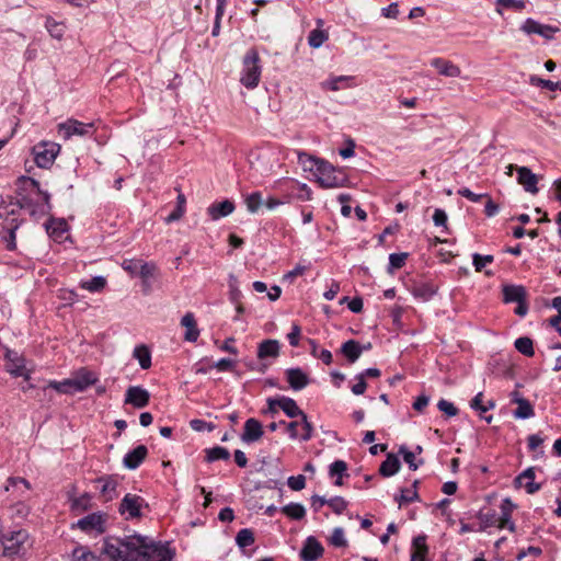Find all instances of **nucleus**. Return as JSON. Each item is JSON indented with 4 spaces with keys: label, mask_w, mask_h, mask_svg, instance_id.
Instances as JSON below:
<instances>
[{
    "label": "nucleus",
    "mask_w": 561,
    "mask_h": 561,
    "mask_svg": "<svg viewBox=\"0 0 561 561\" xmlns=\"http://www.w3.org/2000/svg\"><path fill=\"white\" fill-rule=\"evenodd\" d=\"M102 553L111 561H173L175 557V550L169 547V542L154 541L137 533L104 538Z\"/></svg>",
    "instance_id": "f257e3e1"
},
{
    "label": "nucleus",
    "mask_w": 561,
    "mask_h": 561,
    "mask_svg": "<svg viewBox=\"0 0 561 561\" xmlns=\"http://www.w3.org/2000/svg\"><path fill=\"white\" fill-rule=\"evenodd\" d=\"M14 194L13 197L20 207H25L35 221L49 215L53 210L50 194L43 191L39 182L31 176L20 175L16 179Z\"/></svg>",
    "instance_id": "f03ea898"
},
{
    "label": "nucleus",
    "mask_w": 561,
    "mask_h": 561,
    "mask_svg": "<svg viewBox=\"0 0 561 561\" xmlns=\"http://www.w3.org/2000/svg\"><path fill=\"white\" fill-rule=\"evenodd\" d=\"M20 207L13 196L1 197L0 201V240L7 251L16 250V230L25 222L20 218Z\"/></svg>",
    "instance_id": "7ed1b4c3"
},
{
    "label": "nucleus",
    "mask_w": 561,
    "mask_h": 561,
    "mask_svg": "<svg viewBox=\"0 0 561 561\" xmlns=\"http://www.w3.org/2000/svg\"><path fill=\"white\" fill-rule=\"evenodd\" d=\"M316 176L322 188L344 187L350 182L345 168H336L327 160L317 167Z\"/></svg>",
    "instance_id": "20e7f679"
},
{
    "label": "nucleus",
    "mask_w": 561,
    "mask_h": 561,
    "mask_svg": "<svg viewBox=\"0 0 561 561\" xmlns=\"http://www.w3.org/2000/svg\"><path fill=\"white\" fill-rule=\"evenodd\" d=\"M262 73L261 58L256 47L247 50L242 58V71L240 82L247 89H254L259 85Z\"/></svg>",
    "instance_id": "39448f33"
},
{
    "label": "nucleus",
    "mask_w": 561,
    "mask_h": 561,
    "mask_svg": "<svg viewBox=\"0 0 561 561\" xmlns=\"http://www.w3.org/2000/svg\"><path fill=\"white\" fill-rule=\"evenodd\" d=\"M27 538L28 533L25 529H20L2 535V556L11 559L24 556L26 553V548L24 545Z\"/></svg>",
    "instance_id": "423d86ee"
},
{
    "label": "nucleus",
    "mask_w": 561,
    "mask_h": 561,
    "mask_svg": "<svg viewBox=\"0 0 561 561\" xmlns=\"http://www.w3.org/2000/svg\"><path fill=\"white\" fill-rule=\"evenodd\" d=\"M502 300L504 304H517L514 312L518 317H525L528 313L527 290L523 285L506 284L502 286Z\"/></svg>",
    "instance_id": "0eeeda50"
},
{
    "label": "nucleus",
    "mask_w": 561,
    "mask_h": 561,
    "mask_svg": "<svg viewBox=\"0 0 561 561\" xmlns=\"http://www.w3.org/2000/svg\"><path fill=\"white\" fill-rule=\"evenodd\" d=\"M144 508L149 510V504L142 496L126 493L118 505V513L125 520H135L144 517Z\"/></svg>",
    "instance_id": "6e6552de"
},
{
    "label": "nucleus",
    "mask_w": 561,
    "mask_h": 561,
    "mask_svg": "<svg viewBox=\"0 0 561 561\" xmlns=\"http://www.w3.org/2000/svg\"><path fill=\"white\" fill-rule=\"evenodd\" d=\"M59 151L60 145L53 141H41L32 147L34 162L41 169L50 168Z\"/></svg>",
    "instance_id": "1a4fd4ad"
},
{
    "label": "nucleus",
    "mask_w": 561,
    "mask_h": 561,
    "mask_svg": "<svg viewBox=\"0 0 561 561\" xmlns=\"http://www.w3.org/2000/svg\"><path fill=\"white\" fill-rule=\"evenodd\" d=\"M107 514L104 512H94L80 518L76 524H72L71 528H79L85 534L95 531L98 535H102L106 531Z\"/></svg>",
    "instance_id": "9d476101"
},
{
    "label": "nucleus",
    "mask_w": 561,
    "mask_h": 561,
    "mask_svg": "<svg viewBox=\"0 0 561 561\" xmlns=\"http://www.w3.org/2000/svg\"><path fill=\"white\" fill-rule=\"evenodd\" d=\"M58 130L62 134L65 139H69L72 136L91 137L95 130V123H82L78 119L69 118L58 125Z\"/></svg>",
    "instance_id": "9b49d317"
},
{
    "label": "nucleus",
    "mask_w": 561,
    "mask_h": 561,
    "mask_svg": "<svg viewBox=\"0 0 561 561\" xmlns=\"http://www.w3.org/2000/svg\"><path fill=\"white\" fill-rule=\"evenodd\" d=\"M44 228L47 236L55 242L72 241L70 236L64 238V234L70 230V226L65 218L55 217L49 214L47 220L44 222Z\"/></svg>",
    "instance_id": "f8f14e48"
},
{
    "label": "nucleus",
    "mask_w": 561,
    "mask_h": 561,
    "mask_svg": "<svg viewBox=\"0 0 561 561\" xmlns=\"http://www.w3.org/2000/svg\"><path fill=\"white\" fill-rule=\"evenodd\" d=\"M150 402V393L141 386H130L125 392V404H130L136 409L146 408Z\"/></svg>",
    "instance_id": "ddd939ff"
},
{
    "label": "nucleus",
    "mask_w": 561,
    "mask_h": 561,
    "mask_svg": "<svg viewBox=\"0 0 561 561\" xmlns=\"http://www.w3.org/2000/svg\"><path fill=\"white\" fill-rule=\"evenodd\" d=\"M323 553L322 543L314 536H308L302 543L299 558L301 561H317L322 558Z\"/></svg>",
    "instance_id": "4468645a"
},
{
    "label": "nucleus",
    "mask_w": 561,
    "mask_h": 561,
    "mask_svg": "<svg viewBox=\"0 0 561 561\" xmlns=\"http://www.w3.org/2000/svg\"><path fill=\"white\" fill-rule=\"evenodd\" d=\"M284 374L288 387L293 391H300L311 382L309 375L301 367L287 368Z\"/></svg>",
    "instance_id": "2eb2a0df"
},
{
    "label": "nucleus",
    "mask_w": 561,
    "mask_h": 561,
    "mask_svg": "<svg viewBox=\"0 0 561 561\" xmlns=\"http://www.w3.org/2000/svg\"><path fill=\"white\" fill-rule=\"evenodd\" d=\"M508 169H515L517 171V182L526 192L531 194H536L538 192V178L529 168L510 164Z\"/></svg>",
    "instance_id": "dca6fc26"
},
{
    "label": "nucleus",
    "mask_w": 561,
    "mask_h": 561,
    "mask_svg": "<svg viewBox=\"0 0 561 561\" xmlns=\"http://www.w3.org/2000/svg\"><path fill=\"white\" fill-rule=\"evenodd\" d=\"M520 30L528 35L537 34L546 39H552L553 34L559 31V28L556 26L548 25V24H541L531 18H528L523 23Z\"/></svg>",
    "instance_id": "f3484780"
},
{
    "label": "nucleus",
    "mask_w": 561,
    "mask_h": 561,
    "mask_svg": "<svg viewBox=\"0 0 561 561\" xmlns=\"http://www.w3.org/2000/svg\"><path fill=\"white\" fill-rule=\"evenodd\" d=\"M263 435L264 428L262 423L255 417H250L244 423L243 432L240 435V438L244 444L250 445L260 440Z\"/></svg>",
    "instance_id": "a211bd4d"
},
{
    "label": "nucleus",
    "mask_w": 561,
    "mask_h": 561,
    "mask_svg": "<svg viewBox=\"0 0 561 561\" xmlns=\"http://www.w3.org/2000/svg\"><path fill=\"white\" fill-rule=\"evenodd\" d=\"M95 483L101 484L100 493L104 502L113 501L118 496L117 486L118 481L113 474H105L96 478Z\"/></svg>",
    "instance_id": "6ab92c4d"
},
{
    "label": "nucleus",
    "mask_w": 561,
    "mask_h": 561,
    "mask_svg": "<svg viewBox=\"0 0 561 561\" xmlns=\"http://www.w3.org/2000/svg\"><path fill=\"white\" fill-rule=\"evenodd\" d=\"M148 453L146 445H137L124 456L123 466L128 470H136L145 461Z\"/></svg>",
    "instance_id": "aec40b11"
},
{
    "label": "nucleus",
    "mask_w": 561,
    "mask_h": 561,
    "mask_svg": "<svg viewBox=\"0 0 561 561\" xmlns=\"http://www.w3.org/2000/svg\"><path fill=\"white\" fill-rule=\"evenodd\" d=\"M516 508V504L510 497H505L501 503V517L497 518V527L508 529L511 533L516 531V525L512 520V513Z\"/></svg>",
    "instance_id": "412c9836"
},
{
    "label": "nucleus",
    "mask_w": 561,
    "mask_h": 561,
    "mask_svg": "<svg viewBox=\"0 0 561 561\" xmlns=\"http://www.w3.org/2000/svg\"><path fill=\"white\" fill-rule=\"evenodd\" d=\"M280 354V343L278 340L266 339L257 345L256 356L260 360L277 358Z\"/></svg>",
    "instance_id": "4be33fe9"
},
{
    "label": "nucleus",
    "mask_w": 561,
    "mask_h": 561,
    "mask_svg": "<svg viewBox=\"0 0 561 561\" xmlns=\"http://www.w3.org/2000/svg\"><path fill=\"white\" fill-rule=\"evenodd\" d=\"M431 66L437 69L438 73L449 78H457L460 76V68L450 60L436 57L431 60Z\"/></svg>",
    "instance_id": "5701e85b"
},
{
    "label": "nucleus",
    "mask_w": 561,
    "mask_h": 561,
    "mask_svg": "<svg viewBox=\"0 0 561 561\" xmlns=\"http://www.w3.org/2000/svg\"><path fill=\"white\" fill-rule=\"evenodd\" d=\"M233 210H234V203L230 199L215 202L207 208V213L213 220H218L220 218L227 217Z\"/></svg>",
    "instance_id": "b1692460"
},
{
    "label": "nucleus",
    "mask_w": 561,
    "mask_h": 561,
    "mask_svg": "<svg viewBox=\"0 0 561 561\" xmlns=\"http://www.w3.org/2000/svg\"><path fill=\"white\" fill-rule=\"evenodd\" d=\"M4 369L14 378L22 377L24 380L31 379L32 371L26 369L25 357L7 363Z\"/></svg>",
    "instance_id": "393cba45"
},
{
    "label": "nucleus",
    "mask_w": 561,
    "mask_h": 561,
    "mask_svg": "<svg viewBox=\"0 0 561 561\" xmlns=\"http://www.w3.org/2000/svg\"><path fill=\"white\" fill-rule=\"evenodd\" d=\"M430 548L426 545V536L419 535L412 540L411 561H426Z\"/></svg>",
    "instance_id": "a878e982"
},
{
    "label": "nucleus",
    "mask_w": 561,
    "mask_h": 561,
    "mask_svg": "<svg viewBox=\"0 0 561 561\" xmlns=\"http://www.w3.org/2000/svg\"><path fill=\"white\" fill-rule=\"evenodd\" d=\"M73 380L75 390L78 392L85 391L90 386H93L98 379L94 377L93 373L88 370L87 368H81Z\"/></svg>",
    "instance_id": "bb28decb"
},
{
    "label": "nucleus",
    "mask_w": 561,
    "mask_h": 561,
    "mask_svg": "<svg viewBox=\"0 0 561 561\" xmlns=\"http://www.w3.org/2000/svg\"><path fill=\"white\" fill-rule=\"evenodd\" d=\"M341 354L350 364H354L362 355L363 347L356 340H347L340 348Z\"/></svg>",
    "instance_id": "cd10ccee"
},
{
    "label": "nucleus",
    "mask_w": 561,
    "mask_h": 561,
    "mask_svg": "<svg viewBox=\"0 0 561 561\" xmlns=\"http://www.w3.org/2000/svg\"><path fill=\"white\" fill-rule=\"evenodd\" d=\"M181 325L186 329L184 340L187 342H196L199 336L197 322L192 312H186L181 319Z\"/></svg>",
    "instance_id": "c85d7f7f"
},
{
    "label": "nucleus",
    "mask_w": 561,
    "mask_h": 561,
    "mask_svg": "<svg viewBox=\"0 0 561 561\" xmlns=\"http://www.w3.org/2000/svg\"><path fill=\"white\" fill-rule=\"evenodd\" d=\"M279 409L289 419L301 417L305 414V412L298 407L297 402L290 397H279Z\"/></svg>",
    "instance_id": "c756f323"
},
{
    "label": "nucleus",
    "mask_w": 561,
    "mask_h": 561,
    "mask_svg": "<svg viewBox=\"0 0 561 561\" xmlns=\"http://www.w3.org/2000/svg\"><path fill=\"white\" fill-rule=\"evenodd\" d=\"M438 290V287L432 282H421L414 285L413 295L416 298H421L424 301L433 298Z\"/></svg>",
    "instance_id": "7c9ffc66"
},
{
    "label": "nucleus",
    "mask_w": 561,
    "mask_h": 561,
    "mask_svg": "<svg viewBox=\"0 0 561 561\" xmlns=\"http://www.w3.org/2000/svg\"><path fill=\"white\" fill-rule=\"evenodd\" d=\"M45 28L53 38L60 41L66 33L67 25L65 21H57L51 15H47L45 19Z\"/></svg>",
    "instance_id": "2f4dec72"
},
{
    "label": "nucleus",
    "mask_w": 561,
    "mask_h": 561,
    "mask_svg": "<svg viewBox=\"0 0 561 561\" xmlns=\"http://www.w3.org/2000/svg\"><path fill=\"white\" fill-rule=\"evenodd\" d=\"M417 483V481H414L412 486L401 488L400 493L394 494V501L398 503L399 507L419 500V494L416 491Z\"/></svg>",
    "instance_id": "473e14b6"
},
{
    "label": "nucleus",
    "mask_w": 561,
    "mask_h": 561,
    "mask_svg": "<svg viewBox=\"0 0 561 561\" xmlns=\"http://www.w3.org/2000/svg\"><path fill=\"white\" fill-rule=\"evenodd\" d=\"M133 357L139 363L141 369L146 370L151 367V351L146 344H139L134 348Z\"/></svg>",
    "instance_id": "72a5a7b5"
},
{
    "label": "nucleus",
    "mask_w": 561,
    "mask_h": 561,
    "mask_svg": "<svg viewBox=\"0 0 561 561\" xmlns=\"http://www.w3.org/2000/svg\"><path fill=\"white\" fill-rule=\"evenodd\" d=\"M514 403L517 404V408L513 411V415L515 419L526 420L530 419L535 415V410L533 404L527 399H516Z\"/></svg>",
    "instance_id": "f704fd0d"
},
{
    "label": "nucleus",
    "mask_w": 561,
    "mask_h": 561,
    "mask_svg": "<svg viewBox=\"0 0 561 561\" xmlns=\"http://www.w3.org/2000/svg\"><path fill=\"white\" fill-rule=\"evenodd\" d=\"M324 159L318 158L316 156L309 154L304 151L298 152V163L304 168L305 171L313 172L316 175L317 167L320 165V162H323Z\"/></svg>",
    "instance_id": "c9c22d12"
},
{
    "label": "nucleus",
    "mask_w": 561,
    "mask_h": 561,
    "mask_svg": "<svg viewBox=\"0 0 561 561\" xmlns=\"http://www.w3.org/2000/svg\"><path fill=\"white\" fill-rule=\"evenodd\" d=\"M255 542L254 531L251 528H242L237 533L236 545L245 554V548Z\"/></svg>",
    "instance_id": "e433bc0d"
},
{
    "label": "nucleus",
    "mask_w": 561,
    "mask_h": 561,
    "mask_svg": "<svg viewBox=\"0 0 561 561\" xmlns=\"http://www.w3.org/2000/svg\"><path fill=\"white\" fill-rule=\"evenodd\" d=\"M244 204L247 209L251 214H255L264 206V198L261 191H254L250 194L244 195Z\"/></svg>",
    "instance_id": "4c0bfd02"
},
{
    "label": "nucleus",
    "mask_w": 561,
    "mask_h": 561,
    "mask_svg": "<svg viewBox=\"0 0 561 561\" xmlns=\"http://www.w3.org/2000/svg\"><path fill=\"white\" fill-rule=\"evenodd\" d=\"M205 461L208 463L218 461V460H229L230 451L222 446H214L211 448L205 449Z\"/></svg>",
    "instance_id": "58836bf2"
},
{
    "label": "nucleus",
    "mask_w": 561,
    "mask_h": 561,
    "mask_svg": "<svg viewBox=\"0 0 561 561\" xmlns=\"http://www.w3.org/2000/svg\"><path fill=\"white\" fill-rule=\"evenodd\" d=\"M280 512L289 519L301 520L306 516V508L300 503L291 502L280 508Z\"/></svg>",
    "instance_id": "ea45409f"
},
{
    "label": "nucleus",
    "mask_w": 561,
    "mask_h": 561,
    "mask_svg": "<svg viewBox=\"0 0 561 561\" xmlns=\"http://www.w3.org/2000/svg\"><path fill=\"white\" fill-rule=\"evenodd\" d=\"M70 501L71 512H87L92 508V495L88 492H84L80 496L75 497Z\"/></svg>",
    "instance_id": "a19ab883"
},
{
    "label": "nucleus",
    "mask_w": 561,
    "mask_h": 561,
    "mask_svg": "<svg viewBox=\"0 0 561 561\" xmlns=\"http://www.w3.org/2000/svg\"><path fill=\"white\" fill-rule=\"evenodd\" d=\"M477 518L480 520L479 531H484L489 527L497 526V514L494 510L483 512L482 510L477 513Z\"/></svg>",
    "instance_id": "79ce46f5"
},
{
    "label": "nucleus",
    "mask_w": 561,
    "mask_h": 561,
    "mask_svg": "<svg viewBox=\"0 0 561 561\" xmlns=\"http://www.w3.org/2000/svg\"><path fill=\"white\" fill-rule=\"evenodd\" d=\"M72 561H100V558L89 547L78 545L71 551Z\"/></svg>",
    "instance_id": "37998d69"
},
{
    "label": "nucleus",
    "mask_w": 561,
    "mask_h": 561,
    "mask_svg": "<svg viewBox=\"0 0 561 561\" xmlns=\"http://www.w3.org/2000/svg\"><path fill=\"white\" fill-rule=\"evenodd\" d=\"M107 280L104 276H93L89 280H84L80 283V287L87 289L91 293L102 291L106 287Z\"/></svg>",
    "instance_id": "c03bdc74"
},
{
    "label": "nucleus",
    "mask_w": 561,
    "mask_h": 561,
    "mask_svg": "<svg viewBox=\"0 0 561 561\" xmlns=\"http://www.w3.org/2000/svg\"><path fill=\"white\" fill-rule=\"evenodd\" d=\"M514 346L520 354L527 357H533L535 355L534 342L528 336H520L516 339Z\"/></svg>",
    "instance_id": "a18cd8bd"
},
{
    "label": "nucleus",
    "mask_w": 561,
    "mask_h": 561,
    "mask_svg": "<svg viewBox=\"0 0 561 561\" xmlns=\"http://www.w3.org/2000/svg\"><path fill=\"white\" fill-rule=\"evenodd\" d=\"M328 32L318 27L309 32L308 44L312 48H319L328 41Z\"/></svg>",
    "instance_id": "49530a36"
},
{
    "label": "nucleus",
    "mask_w": 561,
    "mask_h": 561,
    "mask_svg": "<svg viewBox=\"0 0 561 561\" xmlns=\"http://www.w3.org/2000/svg\"><path fill=\"white\" fill-rule=\"evenodd\" d=\"M520 476H522L523 480L524 479L528 480V482L525 483V485H524V488L528 494H535L536 492H538L541 489L540 483L534 482V479H535V468L534 467H529V468L525 469L520 473Z\"/></svg>",
    "instance_id": "de8ad7c7"
},
{
    "label": "nucleus",
    "mask_w": 561,
    "mask_h": 561,
    "mask_svg": "<svg viewBox=\"0 0 561 561\" xmlns=\"http://www.w3.org/2000/svg\"><path fill=\"white\" fill-rule=\"evenodd\" d=\"M48 388L55 389L57 392L62 394H73L78 392L75 390L73 380L71 378L65 379L62 381L51 380L49 381Z\"/></svg>",
    "instance_id": "09e8293b"
},
{
    "label": "nucleus",
    "mask_w": 561,
    "mask_h": 561,
    "mask_svg": "<svg viewBox=\"0 0 561 561\" xmlns=\"http://www.w3.org/2000/svg\"><path fill=\"white\" fill-rule=\"evenodd\" d=\"M410 254L408 252H400V253H391L388 256V272H392L394 270H400L405 265V262Z\"/></svg>",
    "instance_id": "8fccbe9b"
},
{
    "label": "nucleus",
    "mask_w": 561,
    "mask_h": 561,
    "mask_svg": "<svg viewBox=\"0 0 561 561\" xmlns=\"http://www.w3.org/2000/svg\"><path fill=\"white\" fill-rule=\"evenodd\" d=\"M228 286H229V300L232 304L240 302V300L242 298V293L238 287V278L236 277V275H233V274L229 275Z\"/></svg>",
    "instance_id": "3c124183"
},
{
    "label": "nucleus",
    "mask_w": 561,
    "mask_h": 561,
    "mask_svg": "<svg viewBox=\"0 0 561 561\" xmlns=\"http://www.w3.org/2000/svg\"><path fill=\"white\" fill-rule=\"evenodd\" d=\"M552 308L558 311V314L549 319V323L553 327L561 336V296H557L551 301Z\"/></svg>",
    "instance_id": "603ef678"
},
{
    "label": "nucleus",
    "mask_w": 561,
    "mask_h": 561,
    "mask_svg": "<svg viewBox=\"0 0 561 561\" xmlns=\"http://www.w3.org/2000/svg\"><path fill=\"white\" fill-rule=\"evenodd\" d=\"M329 476L331 478L347 477V463L344 460H335L329 467Z\"/></svg>",
    "instance_id": "864d4df0"
},
{
    "label": "nucleus",
    "mask_w": 561,
    "mask_h": 561,
    "mask_svg": "<svg viewBox=\"0 0 561 561\" xmlns=\"http://www.w3.org/2000/svg\"><path fill=\"white\" fill-rule=\"evenodd\" d=\"M530 83L533 85L545 88V89H548L550 91H557V90L561 91V80L557 81V82H553L551 80L542 79V78H539L537 76H531L530 77Z\"/></svg>",
    "instance_id": "5fc2aeb1"
},
{
    "label": "nucleus",
    "mask_w": 561,
    "mask_h": 561,
    "mask_svg": "<svg viewBox=\"0 0 561 561\" xmlns=\"http://www.w3.org/2000/svg\"><path fill=\"white\" fill-rule=\"evenodd\" d=\"M398 454L403 457V460L409 465V468L413 471H415L419 468V466L423 463L422 459L417 463L415 461V454L409 450L404 445L400 446Z\"/></svg>",
    "instance_id": "6e6d98bb"
},
{
    "label": "nucleus",
    "mask_w": 561,
    "mask_h": 561,
    "mask_svg": "<svg viewBox=\"0 0 561 561\" xmlns=\"http://www.w3.org/2000/svg\"><path fill=\"white\" fill-rule=\"evenodd\" d=\"M299 424H301L304 431L302 434L300 435V439L302 442L310 440L314 435V427L312 423L309 421L308 415L306 413L300 417Z\"/></svg>",
    "instance_id": "4d7b16f0"
},
{
    "label": "nucleus",
    "mask_w": 561,
    "mask_h": 561,
    "mask_svg": "<svg viewBox=\"0 0 561 561\" xmlns=\"http://www.w3.org/2000/svg\"><path fill=\"white\" fill-rule=\"evenodd\" d=\"M144 261L140 259H126L122 263V267L131 276H138L140 265H142Z\"/></svg>",
    "instance_id": "13d9d810"
},
{
    "label": "nucleus",
    "mask_w": 561,
    "mask_h": 561,
    "mask_svg": "<svg viewBox=\"0 0 561 561\" xmlns=\"http://www.w3.org/2000/svg\"><path fill=\"white\" fill-rule=\"evenodd\" d=\"M328 506L337 514L341 515L347 507V501L342 496H333L328 500Z\"/></svg>",
    "instance_id": "bf43d9fd"
},
{
    "label": "nucleus",
    "mask_w": 561,
    "mask_h": 561,
    "mask_svg": "<svg viewBox=\"0 0 561 561\" xmlns=\"http://www.w3.org/2000/svg\"><path fill=\"white\" fill-rule=\"evenodd\" d=\"M330 543L336 548H344L347 546V540L344 537L343 528L336 527L333 529V533L330 537Z\"/></svg>",
    "instance_id": "052dcab7"
},
{
    "label": "nucleus",
    "mask_w": 561,
    "mask_h": 561,
    "mask_svg": "<svg viewBox=\"0 0 561 561\" xmlns=\"http://www.w3.org/2000/svg\"><path fill=\"white\" fill-rule=\"evenodd\" d=\"M493 261H494V257L491 254H486V255H482L479 253L472 254V264L477 272H481L486 264H490Z\"/></svg>",
    "instance_id": "680f3d73"
},
{
    "label": "nucleus",
    "mask_w": 561,
    "mask_h": 561,
    "mask_svg": "<svg viewBox=\"0 0 561 561\" xmlns=\"http://www.w3.org/2000/svg\"><path fill=\"white\" fill-rule=\"evenodd\" d=\"M293 185L298 188V193L295 195V198L299 201H311L312 199V191L306 183H299L297 181H291Z\"/></svg>",
    "instance_id": "e2e57ef3"
},
{
    "label": "nucleus",
    "mask_w": 561,
    "mask_h": 561,
    "mask_svg": "<svg viewBox=\"0 0 561 561\" xmlns=\"http://www.w3.org/2000/svg\"><path fill=\"white\" fill-rule=\"evenodd\" d=\"M190 427L196 432H213L216 428V424L211 422H206L202 419H193L190 421Z\"/></svg>",
    "instance_id": "0e129e2a"
},
{
    "label": "nucleus",
    "mask_w": 561,
    "mask_h": 561,
    "mask_svg": "<svg viewBox=\"0 0 561 561\" xmlns=\"http://www.w3.org/2000/svg\"><path fill=\"white\" fill-rule=\"evenodd\" d=\"M157 264L154 262H146L144 261L142 265H140L139 274L138 276L141 279H150L154 276L157 272Z\"/></svg>",
    "instance_id": "69168bd1"
},
{
    "label": "nucleus",
    "mask_w": 561,
    "mask_h": 561,
    "mask_svg": "<svg viewBox=\"0 0 561 561\" xmlns=\"http://www.w3.org/2000/svg\"><path fill=\"white\" fill-rule=\"evenodd\" d=\"M437 408L440 412L445 413L448 417L456 416L459 413V409L455 407L453 402L445 399H440L437 403Z\"/></svg>",
    "instance_id": "338daca9"
},
{
    "label": "nucleus",
    "mask_w": 561,
    "mask_h": 561,
    "mask_svg": "<svg viewBox=\"0 0 561 561\" xmlns=\"http://www.w3.org/2000/svg\"><path fill=\"white\" fill-rule=\"evenodd\" d=\"M236 363L237 362L234 359L224 357V358H220L219 360L210 364V367H214V368L218 369L219 371H232L236 366Z\"/></svg>",
    "instance_id": "774afa93"
}]
</instances>
